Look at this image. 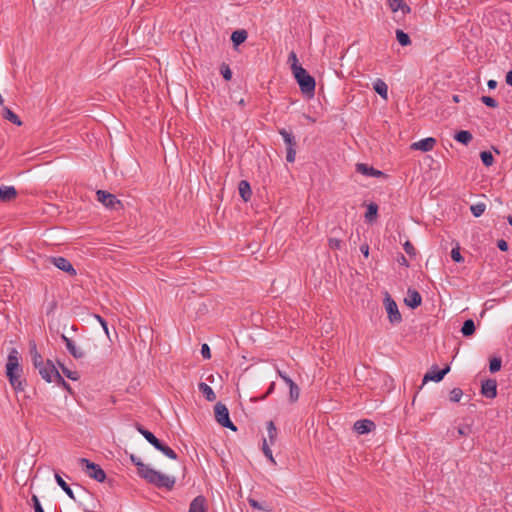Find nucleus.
<instances>
[{"mask_svg":"<svg viewBox=\"0 0 512 512\" xmlns=\"http://www.w3.org/2000/svg\"><path fill=\"white\" fill-rule=\"evenodd\" d=\"M274 387H275V384H274V383H271V384H270V387H269V389H268V391H267V394L272 393V392H273V390H274Z\"/></svg>","mask_w":512,"mask_h":512,"instance_id":"0e129e2a","label":"nucleus"},{"mask_svg":"<svg viewBox=\"0 0 512 512\" xmlns=\"http://www.w3.org/2000/svg\"><path fill=\"white\" fill-rule=\"evenodd\" d=\"M130 460L136 466L138 475L141 478H143L145 473L150 468V466L145 464V463H143L142 460L138 456H136L134 454L130 455Z\"/></svg>","mask_w":512,"mask_h":512,"instance_id":"412c9836","label":"nucleus"},{"mask_svg":"<svg viewBox=\"0 0 512 512\" xmlns=\"http://www.w3.org/2000/svg\"><path fill=\"white\" fill-rule=\"evenodd\" d=\"M354 430L362 435L373 431L376 428L375 423L370 419H360L354 423Z\"/></svg>","mask_w":512,"mask_h":512,"instance_id":"ddd939ff","label":"nucleus"},{"mask_svg":"<svg viewBox=\"0 0 512 512\" xmlns=\"http://www.w3.org/2000/svg\"><path fill=\"white\" fill-rule=\"evenodd\" d=\"M31 353H32L33 364L36 369L40 368L41 366H43L45 364L42 356L37 352L35 347L31 351Z\"/></svg>","mask_w":512,"mask_h":512,"instance_id":"e433bc0d","label":"nucleus"},{"mask_svg":"<svg viewBox=\"0 0 512 512\" xmlns=\"http://www.w3.org/2000/svg\"><path fill=\"white\" fill-rule=\"evenodd\" d=\"M214 413L216 421L223 427L228 428L232 431H236L237 427L231 421L229 417V410L227 406L221 402L216 403L214 407Z\"/></svg>","mask_w":512,"mask_h":512,"instance_id":"39448f33","label":"nucleus"},{"mask_svg":"<svg viewBox=\"0 0 512 512\" xmlns=\"http://www.w3.org/2000/svg\"><path fill=\"white\" fill-rule=\"evenodd\" d=\"M502 360L501 358L494 357L489 362V371L491 373H496L501 369Z\"/></svg>","mask_w":512,"mask_h":512,"instance_id":"a19ab883","label":"nucleus"},{"mask_svg":"<svg viewBox=\"0 0 512 512\" xmlns=\"http://www.w3.org/2000/svg\"><path fill=\"white\" fill-rule=\"evenodd\" d=\"M404 302L408 307L415 309L421 305L422 297L417 290L409 288Z\"/></svg>","mask_w":512,"mask_h":512,"instance_id":"2eb2a0df","label":"nucleus"},{"mask_svg":"<svg viewBox=\"0 0 512 512\" xmlns=\"http://www.w3.org/2000/svg\"><path fill=\"white\" fill-rule=\"evenodd\" d=\"M96 318L100 322V325L103 327V329L106 332V334H108L107 322L101 316H99V315H96Z\"/></svg>","mask_w":512,"mask_h":512,"instance_id":"bf43d9fd","label":"nucleus"},{"mask_svg":"<svg viewBox=\"0 0 512 512\" xmlns=\"http://www.w3.org/2000/svg\"><path fill=\"white\" fill-rule=\"evenodd\" d=\"M17 196V190L14 186H0V200L3 202H8L15 199Z\"/></svg>","mask_w":512,"mask_h":512,"instance_id":"6ab92c4d","label":"nucleus"},{"mask_svg":"<svg viewBox=\"0 0 512 512\" xmlns=\"http://www.w3.org/2000/svg\"><path fill=\"white\" fill-rule=\"evenodd\" d=\"M396 39L401 46H408L411 44L409 35L401 29L396 30Z\"/></svg>","mask_w":512,"mask_h":512,"instance_id":"72a5a7b5","label":"nucleus"},{"mask_svg":"<svg viewBox=\"0 0 512 512\" xmlns=\"http://www.w3.org/2000/svg\"><path fill=\"white\" fill-rule=\"evenodd\" d=\"M247 39V32L245 30H236L231 35V41L235 46L242 44Z\"/></svg>","mask_w":512,"mask_h":512,"instance_id":"c85d7f7f","label":"nucleus"},{"mask_svg":"<svg viewBox=\"0 0 512 512\" xmlns=\"http://www.w3.org/2000/svg\"><path fill=\"white\" fill-rule=\"evenodd\" d=\"M486 210V204L484 202H477L470 206V211L475 217H480Z\"/></svg>","mask_w":512,"mask_h":512,"instance_id":"f704fd0d","label":"nucleus"},{"mask_svg":"<svg viewBox=\"0 0 512 512\" xmlns=\"http://www.w3.org/2000/svg\"><path fill=\"white\" fill-rule=\"evenodd\" d=\"M377 212H378V205L376 203H373V202L370 203L367 206V212L365 214L366 221L372 222L376 218Z\"/></svg>","mask_w":512,"mask_h":512,"instance_id":"2f4dec72","label":"nucleus"},{"mask_svg":"<svg viewBox=\"0 0 512 512\" xmlns=\"http://www.w3.org/2000/svg\"><path fill=\"white\" fill-rule=\"evenodd\" d=\"M48 261L57 267L59 270L66 272L70 276H75L77 274L75 268L70 263L68 259L62 256H52L48 258Z\"/></svg>","mask_w":512,"mask_h":512,"instance_id":"6e6552de","label":"nucleus"},{"mask_svg":"<svg viewBox=\"0 0 512 512\" xmlns=\"http://www.w3.org/2000/svg\"><path fill=\"white\" fill-rule=\"evenodd\" d=\"M79 464L82 467V469L85 471V473L92 479L96 480L97 482H104L106 479V473L105 471L100 467V465L91 462L87 458H80Z\"/></svg>","mask_w":512,"mask_h":512,"instance_id":"20e7f679","label":"nucleus"},{"mask_svg":"<svg viewBox=\"0 0 512 512\" xmlns=\"http://www.w3.org/2000/svg\"><path fill=\"white\" fill-rule=\"evenodd\" d=\"M472 138V134L467 130L458 131L454 135V139L464 145H468L471 142Z\"/></svg>","mask_w":512,"mask_h":512,"instance_id":"a878e982","label":"nucleus"},{"mask_svg":"<svg viewBox=\"0 0 512 512\" xmlns=\"http://www.w3.org/2000/svg\"><path fill=\"white\" fill-rule=\"evenodd\" d=\"M221 74H222L223 78L227 81L231 80V78H232V71L229 68V66H227V65L221 66Z\"/></svg>","mask_w":512,"mask_h":512,"instance_id":"de8ad7c7","label":"nucleus"},{"mask_svg":"<svg viewBox=\"0 0 512 512\" xmlns=\"http://www.w3.org/2000/svg\"><path fill=\"white\" fill-rule=\"evenodd\" d=\"M288 62L291 64V70L293 71V67H294V64L296 66H301L299 63H298V58H297V55L295 52H291L288 56Z\"/></svg>","mask_w":512,"mask_h":512,"instance_id":"8fccbe9b","label":"nucleus"},{"mask_svg":"<svg viewBox=\"0 0 512 512\" xmlns=\"http://www.w3.org/2000/svg\"><path fill=\"white\" fill-rule=\"evenodd\" d=\"M267 434L269 443L273 445L277 439V429L273 421L267 423Z\"/></svg>","mask_w":512,"mask_h":512,"instance_id":"473e14b6","label":"nucleus"},{"mask_svg":"<svg viewBox=\"0 0 512 512\" xmlns=\"http://www.w3.org/2000/svg\"><path fill=\"white\" fill-rule=\"evenodd\" d=\"M403 248L405 250V252L410 255V256H415L416 254V251H415V248L414 246L412 245V243L410 241H406L403 245Z\"/></svg>","mask_w":512,"mask_h":512,"instance_id":"09e8293b","label":"nucleus"},{"mask_svg":"<svg viewBox=\"0 0 512 512\" xmlns=\"http://www.w3.org/2000/svg\"><path fill=\"white\" fill-rule=\"evenodd\" d=\"M38 372L41 375L42 379H44L48 383L55 382L57 378V374H60L58 369L55 367L54 363L51 360H46L45 364L38 368Z\"/></svg>","mask_w":512,"mask_h":512,"instance_id":"0eeeda50","label":"nucleus"},{"mask_svg":"<svg viewBox=\"0 0 512 512\" xmlns=\"http://www.w3.org/2000/svg\"><path fill=\"white\" fill-rule=\"evenodd\" d=\"M356 171L362 175L367 177H380L384 175V173L380 170L373 168L372 166H368L365 163L356 164Z\"/></svg>","mask_w":512,"mask_h":512,"instance_id":"f3484780","label":"nucleus"},{"mask_svg":"<svg viewBox=\"0 0 512 512\" xmlns=\"http://www.w3.org/2000/svg\"><path fill=\"white\" fill-rule=\"evenodd\" d=\"M360 251H361V253H362L365 257H368V255H369V246H368L367 244L361 245V246H360Z\"/></svg>","mask_w":512,"mask_h":512,"instance_id":"052dcab7","label":"nucleus"},{"mask_svg":"<svg viewBox=\"0 0 512 512\" xmlns=\"http://www.w3.org/2000/svg\"><path fill=\"white\" fill-rule=\"evenodd\" d=\"M59 364V367L61 368L63 374L69 378L70 380L72 381H77L79 380L80 376L78 374V372L76 371H72V370H69L67 367L64 366V364L58 362Z\"/></svg>","mask_w":512,"mask_h":512,"instance_id":"c9c22d12","label":"nucleus"},{"mask_svg":"<svg viewBox=\"0 0 512 512\" xmlns=\"http://www.w3.org/2000/svg\"><path fill=\"white\" fill-rule=\"evenodd\" d=\"M299 395H300V389L299 387L297 386V384L294 382V383H291L289 385V396H290V400L292 402H295L298 400L299 398Z\"/></svg>","mask_w":512,"mask_h":512,"instance_id":"4c0bfd02","label":"nucleus"},{"mask_svg":"<svg viewBox=\"0 0 512 512\" xmlns=\"http://www.w3.org/2000/svg\"><path fill=\"white\" fill-rule=\"evenodd\" d=\"M436 144V139L433 137H427L424 139H421L417 142L412 143L411 149L412 150H419L422 152H428L431 151Z\"/></svg>","mask_w":512,"mask_h":512,"instance_id":"4468645a","label":"nucleus"},{"mask_svg":"<svg viewBox=\"0 0 512 512\" xmlns=\"http://www.w3.org/2000/svg\"><path fill=\"white\" fill-rule=\"evenodd\" d=\"M262 451L264 453V455L269 459V461L273 464H275V460L273 458V454H272V451L269 447V444H268V440L267 438H264L263 439V443H262Z\"/></svg>","mask_w":512,"mask_h":512,"instance_id":"ea45409f","label":"nucleus"},{"mask_svg":"<svg viewBox=\"0 0 512 512\" xmlns=\"http://www.w3.org/2000/svg\"><path fill=\"white\" fill-rule=\"evenodd\" d=\"M278 375L281 377V379L289 386L291 383H294V381L284 372L281 370H277Z\"/></svg>","mask_w":512,"mask_h":512,"instance_id":"5fc2aeb1","label":"nucleus"},{"mask_svg":"<svg viewBox=\"0 0 512 512\" xmlns=\"http://www.w3.org/2000/svg\"><path fill=\"white\" fill-rule=\"evenodd\" d=\"M481 394L488 398L494 399L497 396V382L494 379H487L482 382Z\"/></svg>","mask_w":512,"mask_h":512,"instance_id":"9b49d317","label":"nucleus"},{"mask_svg":"<svg viewBox=\"0 0 512 512\" xmlns=\"http://www.w3.org/2000/svg\"><path fill=\"white\" fill-rule=\"evenodd\" d=\"M238 190H239V194H240L241 198L245 202L250 200L252 191H251V187H250V184L248 181L241 180L238 185Z\"/></svg>","mask_w":512,"mask_h":512,"instance_id":"5701e85b","label":"nucleus"},{"mask_svg":"<svg viewBox=\"0 0 512 512\" xmlns=\"http://www.w3.org/2000/svg\"><path fill=\"white\" fill-rule=\"evenodd\" d=\"M487 86H488V88H489V89H491V90H492V89H495V88L497 87V81H496V80H494V79H490V80H488V82H487Z\"/></svg>","mask_w":512,"mask_h":512,"instance_id":"e2e57ef3","label":"nucleus"},{"mask_svg":"<svg viewBox=\"0 0 512 512\" xmlns=\"http://www.w3.org/2000/svg\"><path fill=\"white\" fill-rule=\"evenodd\" d=\"M387 4L393 13L401 12L402 15H406L411 12V8L404 0H387Z\"/></svg>","mask_w":512,"mask_h":512,"instance_id":"dca6fc26","label":"nucleus"},{"mask_svg":"<svg viewBox=\"0 0 512 512\" xmlns=\"http://www.w3.org/2000/svg\"><path fill=\"white\" fill-rule=\"evenodd\" d=\"M384 306L388 314L389 322L393 325L399 324L402 321V316L396 302L388 293H386L384 297Z\"/></svg>","mask_w":512,"mask_h":512,"instance_id":"423d86ee","label":"nucleus"},{"mask_svg":"<svg viewBox=\"0 0 512 512\" xmlns=\"http://www.w3.org/2000/svg\"><path fill=\"white\" fill-rule=\"evenodd\" d=\"M143 479L157 488H165L167 490H171L176 483L174 476L163 474L151 467L145 473Z\"/></svg>","mask_w":512,"mask_h":512,"instance_id":"7ed1b4c3","label":"nucleus"},{"mask_svg":"<svg viewBox=\"0 0 512 512\" xmlns=\"http://www.w3.org/2000/svg\"><path fill=\"white\" fill-rule=\"evenodd\" d=\"M451 258H452L453 261H455L457 263H461V262L464 261V258L461 255L460 250H459L458 247L457 248H453L451 250Z\"/></svg>","mask_w":512,"mask_h":512,"instance_id":"c03bdc74","label":"nucleus"},{"mask_svg":"<svg viewBox=\"0 0 512 512\" xmlns=\"http://www.w3.org/2000/svg\"><path fill=\"white\" fill-rule=\"evenodd\" d=\"M248 503H249V505H250L252 508H254V509H258V510H262V509H264V508L262 507V505H261L257 500H255V499H253V498H249V499H248Z\"/></svg>","mask_w":512,"mask_h":512,"instance_id":"6e6d98bb","label":"nucleus"},{"mask_svg":"<svg viewBox=\"0 0 512 512\" xmlns=\"http://www.w3.org/2000/svg\"><path fill=\"white\" fill-rule=\"evenodd\" d=\"M480 158H481L482 163L487 167L491 166L494 162V157H493L492 153L489 151L481 152Z\"/></svg>","mask_w":512,"mask_h":512,"instance_id":"58836bf2","label":"nucleus"},{"mask_svg":"<svg viewBox=\"0 0 512 512\" xmlns=\"http://www.w3.org/2000/svg\"><path fill=\"white\" fill-rule=\"evenodd\" d=\"M62 341L65 343L66 349L68 352L75 358V359H81L85 356L84 351L76 346L74 341H72L70 338H68L66 335H61Z\"/></svg>","mask_w":512,"mask_h":512,"instance_id":"f8f14e48","label":"nucleus"},{"mask_svg":"<svg viewBox=\"0 0 512 512\" xmlns=\"http://www.w3.org/2000/svg\"><path fill=\"white\" fill-rule=\"evenodd\" d=\"M136 430L151 444L155 449L160 446L161 442L152 432L145 429L142 425H137Z\"/></svg>","mask_w":512,"mask_h":512,"instance_id":"a211bd4d","label":"nucleus"},{"mask_svg":"<svg viewBox=\"0 0 512 512\" xmlns=\"http://www.w3.org/2000/svg\"><path fill=\"white\" fill-rule=\"evenodd\" d=\"M55 383L57 385L62 386L66 390H70V385L63 379V377L60 374H57V378L55 379Z\"/></svg>","mask_w":512,"mask_h":512,"instance_id":"603ef678","label":"nucleus"},{"mask_svg":"<svg viewBox=\"0 0 512 512\" xmlns=\"http://www.w3.org/2000/svg\"><path fill=\"white\" fill-rule=\"evenodd\" d=\"M450 371V366H446L443 369H438L437 366H433L431 371L427 372L423 377V384L428 381L440 382L444 376Z\"/></svg>","mask_w":512,"mask_h":512,"instance_id":"9d476101","label":"nucleus"},{"mask_svg":"<svg viewBox=\"0 0 512 512\" xmlns=\"http://www.w3.org/2000/svg\"><path fill=\"white\" fill-rule=\"evenodd\" d=\"M279 134L282 136L287 147H296V140L291 132L282 128L279 130Z\"/></svg>","mask_w":512,"mask_h":512,"instance_id":"bb28decb","label":"nucleus"},{"mask_svg":"<svg viewBox=\"0 0 512 512\" xmlns=\"http://www.w3.org/2000/svg\"><path fill=\"white\" fill-rule=\"evenodd\" d=\"M461 333L465 337L472 336L475 333V323L472 319H467L464 321L463 326L461 328Z\"/></svg>","mask_w":512,"mask_h":512,"instance_id":"cd10ccee","label":"nucleus"},{"mask_svg":"<svg viewBox=\"0 0 512 512\" xmlns=\"http://www.w3.org/2000/svg\"><path fill=\"white\" fill-rule=\"evenodd\" d=\"M459 434L464 435V432L462 429H459Z\"/></svg>","mask_w":512,"mask_h":512,"instance_id":"774afa93","label":"nucleus"},{"mask_svg":"<svg viewBox=\"0 0 512 512\" xmlns=\"http://www.w3.org/2000/svg\"><path fill=\"white\" fill-rule=\"evenodd\" d=\"M198 389L203 393L207 401L213 402L216 400V394L208 384L200 382L198 384Z\"/></svg>","mask_w":512,"mask_h":512,"instance_id":"393cba45","label":"nucleus"},{"mask_svg":"<svg viewBox=\"0 0 512 512\" xmlns=\"http://www.w3.org/2000/svg\"><path fill=\"white\" fill-rule=\"evenodd\" d=\"M201 355L204 359H210L211 358V352L208 344H203L201 346Z\"/></svg>","mask_w":512,"mask_h":512,"instance_id":"864d4df0","label":"nucleus"},{"mask_svg":"<svg viewBox=\"0 0 512 512\" xmlns=\"http://www.w3.org/2000/svg\"><path fill=\"white\" fill-rule=\"evenodd\" d=\"M32 505L34 508V512H45L38 497L36 495H33L31 497Z\"/></svg>","mask_w":512,"mask_h":512,"instance_id":"a18cd8bd","label":"nucleus"},{"mask_svg":"<svg viewBox=\"0 0 512 512\" xmlns=\"http://www.w3.org/2000/svg\"><path fill=\"white\" fill-rule=\"evenodd\" d=\"M97 200L103 204L106 208L115 209L117 205H121L120 200L116 198L115 195L104 191V190H98L97 193Z\"/></svg>","mask_w":512,"mask_h":512,"instance_id":"1a4fd4ad","label":"nucleus"},{"mask_svg":"<svg viewBox=\"0 0 512 512\" xmlns=\"http://www.w3.org/2000/svg\"><path fill=\"white\" fill-rule=\"evenodd\" d=\"M453 101L458 103L460 100H459V96L458 95H454L453 96Z\"/></svg>","mask_w":512,"mask_h":512,"instance_id":"69168bd1","label":"nucleus"},{"mask_svg":"<svg viewBox=\"0 0 512 512\" xmlns=\"http://www.w3.org/2000/svg\"><path fill=\"white\" fill-rule=\"evenodd\" d=\"M481 102L484 103L486 106L490 107V108H496L498 107V102L490 97V96H482L481 97Z\"/></svg>","mask_w":512,"mask_h":512,"instance_id":"37998d69","label":"nucleus"},{"mask_svg":"<svg viewBox=\"0 0 512 512\" xmlns=\"http://www.w3.org/2000/svg\"><path fill=\"white\" fill-rule=\"evenodd\" d=\"M509 225L512 226V215L508 216L507 218Z\"/></svg>","mask_w":512,"mask_h":512,"instance_id":"338daca9","label":"nucleus"},{"mask_svg":"<svg viewBox=\"0 0 512 512\" xmlns=\"http://www.w3.org/2000/svg\"><path fill=\"white\" fill-rule=\"evenodd\" d=\"M292 73L302 93L312 97L315 92V79L302 66L295 64Z\"/></svg>","mask_w":512,"mask_h":512,"instance_id":"f03ea898","label":"nucleus"},{"mask_svg":"<svg viewBox=\"0 0 512 512\" xmlns=\"http://www.w3.org/2000/svg\"><path fill=\"white\" fill-rule=\"evenodd\" d=\"M397 262L402 265V266H405V267H408L409 266V262L408 260L406 259V257L402 254H400L397 258Z\"/></svg>","mask_w":512,"mask_h":512,"instance_id":"13d9d810","label":"nucleus"},{"mask_svg":"<svg viewBox=\"0 0 512 512\" xmlns=\"http://www.w3.org/2000/svg\"><path fill=\"white\" fill-rule=\"evenodd\" d=\"M463 396V391L460 388H453L450 391V401L459 402Z\"/></svg>","mask_w":512,"mask_h":512,"instance_id":"79ce46f5","label":"nucleus"},{"mask_svg":"<svg viewBox=\"0 0 512 512\" xmlns=\"http://www.w3.org/2000/svg\"><path fill=\"white\" fill-rule=\"evenodd\" d=\"M55 481L56 483L61 487V489L67 494V496L75 500V495L70 486L64 481V479L61 477V475L58 472H55Z\"/></svg>","mask_w":512,"mask_h":512,"instance_id":"b1692460","label":"nucleus"},{"mask_svg":"<svg viewBox=\"0 0 512 512\" xmlns=\"http://www.w3.org/2000/svg\"><path fill=\"white\" fill-rule=\"evenodd\" d=\"M22 369L19 363V352L16 348H12L7 357L6 363V375L8 377L10 385L15 391H23L24 386L20 380V373Z\"/></svg>","mask_w":512,"mask_h":512,"instance_id":"f257e3e1","label":"nucleus"},{"mask_svg":"<svg viewBox=\"0 0 512 512\" xmlns=\"http://www.w3.org/2000/svg\"><path fill=\"white\" fill-rule=\"evenodd\" d=\"M156 450L163 453L169 459L176 460L178 458L176 452L163 442H161L160 446H158Z\"/></svg>","mask_w":512,"mask_h":512,"instance_id":"7c9ffc66","label":"nucleus"},{"mask_svg":"<svg viewBox=\"0 0 512 512\" xmlns=\"http://www.w3.org/2000/svg\"><path fill=\"white\" fill-rule=\"evenodd\" d=\"M497 247L499 248V250L505 252L508 250V243L505 240L500 239L497 241Z\"/></svg>","mask_w":512,"mask_h":512,"instance_id":"4d7b16f0","label":"nucleus"},{"mask_svg":"<svg viewBox=\"0 0 512 512\" xmlns=\"http://www.w3.org/2000/svg\"><path fill=\"white\" fill-rule=\"evenodd\" d=\"M373 89L375 90L376 93H378L381 98H383L384 100H386L388 98V86L387 84L380 78H377L374 82H373Z\"/></svg>","mask_w":512,"mask_h":512,"instance_id":"4be33fe9","label":"nucleus"},{"mask_svg":"<svg viewBox=\"0 0 512 512\" xmlns=\"http://www.w3.org/2000/svg\"><path fill=\"white\" fill-rule=\"evenodd\" d=\"M329 246L332 249H341L342 241L337 238H330L329 239Z\"/></svg>","mask_w":512,"mask_h":512,"instance_id":"3c124183","label":"nucleus"},{"mask_svg":"<svg viewBox=\"0 0 512 512\" xmlns=\"http://www.w3.org/2000/svg\"><path fill=\"white\" fill-rule=\"evenodd\" d=\"M206 509V499L202 495L195 497L189 506V512H206Z\"/></svg>","mask_w":512,"mask_h":512,"instance_id":"aec40b11","label":"nucleus"},{"mask_svg":"<svg viewBox=\"0 0 512 512\" xmlns=\"http://www.w3.org/2000/svg\"><path fill=\"white\" fill-rule=\"evenodd\" d=\"M3 117L6 120L12 122L13 124H16L17 126L22 125V121L20 120V118L7 107L3 109Z\"/></svg>","mask_w":512,"mask_h":512,"instance_id":"c756f323","label":"nucleus"},{"mask_svg":"<svg viewBox=\"0 0 512 512\" xmlns=\"http://www.w3.org/2000/svg\"><path fill=\"white\" fill-rule=\"evenodd\" d=\"M505 81L508 85L512 86V70L507 72Z\"/></svg>","mask_w":512,"mask_h":512,"instance_id":"680f3d73","label":"nucleus"},{"mask_svg":"<svg viewBox=\"0 0 512 512\" xmlns=\"http://www.w3.org/2000/svg\"><path fill=\"white\" fill-rule=\"evenodd\" d=\"M296 149L295 147H287L286 160L290 163L295 161Z\"/></svg>","mask_w":512,"mask_h":512,"instance_id":"49530a36","label":"nucleus"}]
</instances>
